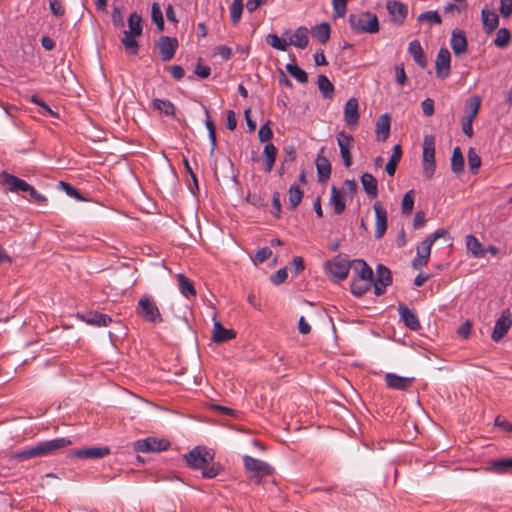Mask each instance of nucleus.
I'll return each instance as SVG.
<instances>
[{"mask_svg": "<svg viewBox=\"0 0 512 512\" xmlns=\"http://www.w3.org/2000/svg\"><path fill=\"white\" fill-rule=\"evenodd\" d=\"M330 206L333 207L335 214H341L345 209V200L342 192L335 186L331 187Z\"/></svg>", "mask_w": 512, "mask_h": 512, "instance_id": "nucleus-32", "label": "nucleus"}, {"mask_svg": "<svg viewBox=\"0 0 512 512\" xmlns=\"http://www.w3.org/2000/svg\"><path fill=\"white\" fill-rule=\"evenodd\" d=\"M450 62L451 55L447 48H441L436 56L435 60V70L436 75L445 79L450 75Z\"/></svg>", "mask_w": 512, "mask_h": 512, "instance_id": "nucleus-14", "label": "nucleus"}, {"mask_svg": "<svg viewBox=\"0 0 512 512\" xmlns=\"http://www.w3.org/2000/svg\"><path fill=\"white\" fill-rule=\"evenodd\" d=\"M151 17L159 31L164 29V19L161 8L158 3L154 2L151 8Z\"/></svg>", "mask_w": 512, "mask_h": 512, "instance_id": "nucleus-50", "label": "nucleus"}, {"mask_svg": "<svg viewBox=\"0 0 512 512\" xmlns=\"http://www.w3.org/2000/svg\"><path fill=\"white\" fill-rule=\"evenodd\" d=\"M237 126V120L234 111L228 110L226 114V127L233 131Z\"/></svg>", "mask_w": 512, "mask_h": 512, "instance_id": "nucleus-64", "label": "nucleus"}, {"mask_svg": "<svg viewBox=\"0 0 512 512\" xmlns=\"http://www.w3.org/2000/svg\"><path fill=\"white\" fill-rule=\"evenodd\" d=\"M170 443L165 439L147 437L134 442V449L138 452H160L168 449Z\"/></svg>", "mask_w": 512, "mask_h": 512, "instance_id": "nucleus-7", "label": "nucleus"}, {"mask_svg": "<svg viewBox=\"0 0 512 512\" xmlns=\"http://www.w3.org/2000/svg\"><path fill=\"white\" fill-rule=\"evenodd\" d=\"M422 162H435V138L433 135L424 136Z\"/></svg>", "mask_w": 512, "mask_h": 512, "instance_id": "nucleus-28", "label": "nucleus"}, {"mask_svg": "<svg viewBox=\"0 0 512 512\" xmlns=\"http://www.w3.org/2000/svg\"><path fill=\"white\" fill-rule=\"evenodd\" d=\"M387 10L392 21L396 24H402L407 16V6L398 1H388Z\"/></svg>", "mask_w": 512, "mask_h": 512, "instance_id": "nucleus-19", "label": "nucleus"}, {"mask_svg": "<svg viewBox=\"0 0 512 512\" xmlns=\"http://www.w3.org/2000/svg\"><path fill=\"white\" fill-rule=\"evenodd\" d=\"M401 156H402V150H401L400 145H395L393 147V152H392L391 158L387 162L386 167H385V170L389 176H391V177L394 176V174L396 172L397 163L399 162Z\"/></svg>", "mask_w": 512, "mask_h": 512, "instance_id": "nucleus-39", "label": "nucleus"}, {"mask_svg": "<svg viewBox=\"0 0 512 512\" xmlns=\"http://www.w3.org/2000/svg\"><path fill=\"white\" fill-rule=\"evenodd\" d=\"M142 31L141 16L136 12L131 13L128 18V29L124 31L122 38V44L128 54L136 55L138 53L139 44L136 38L142 34Z\"/></svg>", "mask_w": 512, "mask_h": 512, "instance_id": "nucleus-2", "label": "nucleus"}, {"mask_svg": "<svg viewBox=\"0 0 512 512\" xmlns=\"http://www.w3.org/2000/svg\"><path fill=\"white\" fill-rule=\"evenodd\" d=\"M422 170L427 179L432 178L436 171V162H422Z\"/></svg>", "mask_w": 512, "mask_h": 512, "instance_id": "nucleus-60", "label": "nucleus"}, {"mask_svg": "<svg viewBox=\"0 0 512 512\" xmlns=\"http://www.w3.org/2000/svg\"><path fill=\"white\" fill-rule=\"evenodd\" d=\"M54 451H55V449H54L52 440H48V441L40 442L37 445H35L34 447H30V448L24 449V450L16 453L14 455V458L19 459V460H25V459H30V458L39 457V456H46Z\"/></svg>", "mask_w": 512, "mask_h": 512, "instance_id": "nucleus-8", "label": "nucleus"}, {"mask_svg": "<svg viewBox=\"0 0 512 512\" xmlns=\"http://www.w3.org/2000/svg\"><path fill=\"white\" fill-rule=\"evenodd\" d=\"M205 112L207 115V118L205 121V126L208 130V136H209V140H210V144H211L210 155H213L215 148H216V128H215L213 120L210 119V117L208 115L207 109H205Z\"/></svg>", "mask_w": 512, "mask_h": 512, "instance_id": "nucleus-45", "label": "nucleus"}, {"mask_svg": "<svg viewBox=\"0 0 512 512\" xmlns=\"http://www.w3.org/2000/svg\"><path fill=\"white\" fill-rule=\"evenodd\" d=\"M236 333L232 329L225 328L220 321L216 319V314L213 316V331L212 340L215 343H223L235 338Z\"/></svg>", "mask_w": 512, "mask_h": 512, "instance_id": "nucleus-18", "label": "nucleus"}, {"mask_svg": "<svg viewBox=\"0 0 512 512\" xmlns=\"http://www.w3.org/2000/svg\"><path fill=\"white\" fill-rule=\"evenodd\" d=\"M266 41L271 47L279 51H286L289 46V41L280 38L276 34H268Z\"/></svg>", "mask_w": 512, "mask_h": 512, "instance_id": "nucleus-48", "label": "nucleus"}, {"mask_svg": "<svg viewBox=\"0 0 512 512\" xmlns=\"http://www.w3.org/2000/svg\"><path fill=\"white\" fill-rule=\"evenodd\" d=\"M465 244L467 250L472 254L473 257L482 258L486 255L485 249L475 236L471 234L467 235L465 238Z\"/></svg>", "mask_w": 512, "mask_h": 512, "instance_id": "nucleus-30", "label": "nucleus"}, {"mask_svg": "<svg viewBox=\"0 0 512 512\" xmlns=\"http://www.w3.org/2000/svg\"><path fill=\"white\" fill-rule=\"evenodd\" d=\"M242 11H243V0H233L231 7H230V17H231V21L234 25L240 21Z\"/></svg>", "mask_w": 512, "mask_h": 512, "instance_id": "nucleus-49", "label": "nucleus"}, {"mask_svg": "<svg viewBox=\"0 0 512 512\" xmlns=\"http://www.w3.org/2000/svg\"><path fill=\"white\" fill-rule=\"evenodd\" d=\"M372 284H373L372 282H367V281L355 278V279H353V281L351 283V292L355 296L360 297L363 294H365L368 290H370L371 287H373Z\"/></svg>", "mask_w": 512, "mask_h": 512, "instance_id": "nucleus-41", "label": "nucleus"}, {"mask_svg": "<svg viewBox=\"0 0 512 512\" xmlns=\"http://www.w3.org/2000/svg\"><path fill=\"white\" fill-rule=\"evenodd\" d=\"M271 254H272V252L269 248H267V247L261 248L256 252L254 262L263 263L264 261L269 259Z\"/></svg>", "mask_w": 512, "mask_h": 512, "instance_id": "nucleus-59", "label": "nucleus"}, {"mask_svg": "<svg viewBox=\"0 0 512 512\" xmlns=\"http://www.w3.org/2000/svg\"><path fill=\"white\" fill-rule=\"evenodd\" d=\"M136 312L148 322L160 323L163 321L159 308L151 296L145 295L139 299Z\"/></svg>", "mask_w": 512, "mask_h": 512, "instance_id": "nucleus-4", "label": "nucleus"}, {"mask_svg": "<svg viewBox=\"0 0 512 512\" xmlns=\"http://www.w3.org/2000/svg\"><path fill=\"white\" fill-rule=\"evenodd\" d=\"M499 12L504 18L512 14V0H500Z\"/></svg>", "mask_w": 512, "mask_h": 512, "instance_id": "nucleus-57", "label": "nucleus"}, {"mask_svg": "<svg viewBox=\"0 0 512 512\" xmlns=\"http://www.w3.org/2000/svg\"><path fill=\"white\" fill-rule=\"evenodd\" d=\"M318 88L324 98L331 99L334 93V86L325 75H319L317 78Z\"/></svg>", "mask_w": 512, "mask_h": 512, "instance_id": "nucleus-38", "label": "nucleus"}, {"mask_svg": "<svg viewBox=\"0 0 512 512\" xmlns=\"http://www.w3.org/2000/svg\"><path fill=\"white\" fill-rule=\"evenodd\" d=\"M79 317L81 318L82 321L86 322L87 324L94 325L97 327H106L112 321V319L108 315L92 311L81 314L79 315Z\"/></svg>", "mask_w": 512, "mask_h": 512, "instance_id": "nucleus-22", "label": "nucleus"}, {"mask_svg": "<svg viewBox=\"0 0 512 512\" xmlns=\"http://www.w3.org/2000/svg\"><path fill=\"white\" fill-rule=\"evenodd\" d=\"M373 210L375 212V237L381 239L387 229V211L379 201L374 203Z\"/></svg>", "mask_w": 512, "mask_h": 512, "instance_id": "nucleus-15", "label": "nucleus"}, {"mask_svg": "<svg viewBox=\"0 0 512 512\" xmlns=\"http://www.w3.org/2000/svg\"><path fill=\"white\" fill-rule=\"evenodd\" d=\"M195 74L200 78H207L211 74V69L210 67L202 65L200 62H198L195 68Z\"/></svg>", "mask_w": 512, "mask_h": 512, "instance_id": "nucleus-62", "label": "nucleus"}, {"mask_svg": "<svg viewBox=\"0 0 512 512\" xmlns=\"http://www.w3.org/2000/svg\"><path fill=\"white\" fill-rule=\"evenodd\" d=\"M288 194L289 204L291 208L294 209L300 204L303 197V191L297 184H292L289 188Z\"/></svg>", "mask_w": 512, "mask_h": 512, "instance_id": "nucleus-44", "label": "nucleus"}, {"mask_svg": "<svg viewBox=\"0 0 512 512\" xmlns=\"http://www.w3.org/2000/svg\"><path fill=\"white\" fill-rule=\"evenodd\" d=\"M481 159L473 148L468 150V166L473 174H476L480 168Z\"/></svg>", "mask_w": 512, "mask_h": 512, "instance_id": "nucleus-52", "label": "nucleus"}, {"mask_svg": "<svg viewBox=\"0 0 512 512\" xmlns=\"http://www.w3.org/2000/svg\"><path fill=\"white\" fill-rule=\"evenodd\" d=\"M273 136V132L268 124H264L258 131V137L261 142L269 141Z\"/></svg>", "mask_w": 512, "mask_h": 512, "instance_id": "nucleus-56", "label": "nucleus"}, {"mask_svg": "<svg viewBox=\"0 0 512 512\" xmlns=\"http://www.w3.org/2000/svg\"><path fill=\"white\" fill-rule=\"evenodd\" d=\"M243 464L245 470L250 474L251 478L259 481L262 477L269 476L274 469L266 462L253 458L249 455L243 456Z\"/></svg>", "mask_w": 512, "mask_h": 512, "instance_id": "nucleus-5", "label": "nucleus"}, {"mask_svg": "<svg viewBox=\"0 0 512 512\" xmlns=\"http://www.w3.org/2000/svg\"><path fill=\"white\" fill-rule=\"evenodd\" d=\"M152 107L155 111L165 116L173 117L175 115L176 108L174 104L167 99L155 98L152 101Z\"/></svg>", "mask_w": 512, "mask_h": 512, "instance_id": "nucleus-29", "label": "nucleus"}, {"mask_svg": "<svg viewBox=\"0 0 512 512\" xmlns=\"http://www.w3.org/2000/svg\"><path fill=\"white\" fill-rule=\"evenodd\" d=\"M408 51L412 55L415 62L421 67H425L427 64L426 58L423 53L422 46L419 41L414 40L409 43Z\"/></svg>", "mask_w": 512, "mask_h": 512, "instance_id": "nucleus-33", "label": "nucleus"}, {"mask_svg": "<svg viewBox=\"0 0 512 512\" xmlns=\"http://www.w3.org/2000/svg\"><path fill=\"white\" fill-rule=\"evenodd\" d=\"M343 114L344 121L349 128L353 129L358 125L360 119L359 103L355 97L346 101Z\"/></svg>", "mask_w": 512, "mask_h": 512, "instance_id": "nucleus-12", "label": "nucleus"}, {"mask_svg": "<svg viewBox=\"0 0 512 512\" xmlns=\"http://www.w3.org/2000/svg\"><path fill=\"white\" fill-rule=\"evenodd\" d=\"M332 7L336 17H344L347 11V0H332Z\"/></svg>", "mask_w": 512, "mask_h": 512, "instance_id": "nucleus-55", "label": "nucleus"}, {"mask_svg": "<svg viewBox=\"0 0 512 512\" xmlns=\"http://www.w3.org/2000/svg\"><path fill=\"white\" fill-rule=\"evenodd\" d=\"M482 23L486 32L491 33L499 24V17L495 11L488 8L482 9L481 12Z\"/></svg>", "mask_w": 512, "mask_h": 512, "instance_id": "nucleus-27", "label": "nucleus"}, {"mask_svg": "<svg viewBox=\"0 0 512 512\" xmlns=\"http://www.w3.org/2000/svg\"><path fill=\"white\" fill-rule=\"evenodd\" d=\"M350 270V263L340 256L325 263V271L334 281H343L347 278Z\"/></svg>", "mask_w": 512, "mask_h": 512, "instance_id": "nucleus-6", "label": "nucleus"}, {"mask_svg": "<svg viewBox=\"0 0 512 512\" xmlns=\"http://www.w3.org/2000/svg\"><path fill=\"white\" fill-rule=\"evenodd\" d=\"M336 140L343 163L345 167L349 168L352 165L350 150L354 146V138L345 131H340L336 135Z\"/></svg>", "mask_w": 512, "mask_h": 512, "instance_id": "nucleus-9", "label": "nucleus"}, {"mask_svg": "<svg viewBox=\"0 0 512 512\" xmlns=\"http://www.w3.org/2000/svg\"><path fill=\"white\" fill-rule=\"evenodd\" d=\"M480 104H481V99L478 96L472 97L469 100V103H468V111L469 112L467 113L465 118L469 119L470 121H473L479 112Z\"/></svg>", "mask_w": 512, "mask_h": 512, "instance_id": "nucleus-51", "label": "nucleus"}, {"mask_svg": "<svg viewBox=\"0 0 512 512\" xmlns=\"http://www.w3.org/2000/svg\"><path fill=\"white\" fill-rule=\"evenodd\" d=\"M361 183L363 189L367 193V195L371 198H376L378 195V183L376 178L369 173H364L361 176Z\"/></svg>", "mask_w": 512, "mask_h": 512, "instance_id": "nucleus-31", "label": "nucleus"}, {"mask_svg": "<svg viewBox=\"0 0 512 512\" xmlns=\"http://www.w3.org/2000/svg\"><path fill=\"white\" fill-rule=\"evenodd\" d=\"M392 283L390 270L382 264L376 267V279H373V288L376 296L384 294L385 289Z\"/></svg>", "mask_w": 512, "mask_h": 512, "instance_id": "nucleus-10", "label": "nucleus"}, {"mask_svg": "<svg viewBox=\"0 0 512 512\" xmlns=\"http://www.w3.org/2000/svg\"><path fill=\"white\" fill-rule=\"evenodd\" d=\"M399 315L405 326L413 331H417L421 328L418 317L415 312L406 306L399 305Z\"/></svg>", "mask_w": 512, "mask_h": 512, "instance_id": "nucleus-21", "label": "nucleus"}, {"mask_svg": "<svg viewBox=\"0 0 512 512\" xmlns=\"http://www.w3.org/2000/svg\"><path fill=\"white\" fill-rule=\"evenodd\" d=\"M384 380L389 389L405 391L411 387L415 379L414 377L400 376L396 373H386Z\"/></svg>", "mask_w": 512, "mask_h": 512, "instance_id": "nucleus-16", "label": "nucleus"}, {"mask_svg": "<svg viewBox=\"0 0 512 512\" xmlns=\"http://www.w3.org/2000/svg\"><path fill=\"white\" fill-rule=\"evenodd\" d=\"M317 173L319 181H326L331 173V167L327 159L321 158L317 160Z\"/></svg>", "mask_w": 512, "mask_h": 512, "instance_id": "nucleus-46", "label": "nucleus"}, {"mask_svg": "<svg viewBox=\"0 0 512 512\" xmlns=\"http://www.w3.org/2000/svg\"><path fill=\"white\" fill-rule=\"evenodd\" d=\"M511 39V33L507 28H500L494 39V44L498 48H505Z\"/></svg>", "mask_w": 512, "mask_h": 512, "instance_id": "nucleus-47", "label": "nucleus"}, {"mask_svg": "<svg viewBox=\"0 0 512 512\" xmlns=\"http://www.w3.org/2000/svg\"><path fill=\"white\" fill-rule=\"evenodd\" d=\"M431 247L432 246L424 240L419 244L417 247L416 256L412 263L415 269H421L428 263Z\"/></svg>", "mask_w": 512, "mask_h": 512, "instance_id": "nucleus-20", "label": "nucleus"}, {"mask_svg": "<svg viewBox=\"0 0 512 512\" xmlns=\"http://www.w3.org/2000/svg\"><path fill=\"white\" fill-rule=\"evenodd\" d=\"M414 207V192L412 190L405 193L402 199V213L403 214H410Z\"/></svg>", "mask_w": 512, "mask_h": 512, "instance_id": "nucleus-54", "label": "nucleus"}, {"mask_svg": "<svg viewBox=\"0 0 512 512\" xmlns=\"http://www.w3.org/2000/svg\"><path fill=\"white\" fill-rule=\"evenodd\" d=\"M512 325L511 313L508 309L502 311L500 317L497 319L491 338L495 342H499L509 331Z\"/></svg>", "mask_w": 512, "mask_h": 512, "instance_id": "nucleus-11", "label": "nucleus"}, {"mask_svg": "<svg viewBox=\"0 0 512 512\" xmlns=\"http://www.w3.org/2000/svg\"><path fill=\"white\" fill-rule=\"evenodd\" d=\"M421 107H422L423 113L426 116H431L434 113V101L430 98L425 99L421 103Z\"/></svg>", "mask_w": 512, "mask_h": 512, "instance_id": "nucleus-63", "label": "nucleus"}, {"mask_svg": "<svg viewBox=\"0 0 512 512\" xmlns=\"http://www.w3.org/2000/svg\"><path fill=\"white\" fill-rule=\"evenodd\" d=\"M349 23L356 32L374 34L379 31L377 16L370 12L351 14Z\"/></svg>", "mask_w": 512, "mask_h": 512, "instance_id": "nucleus-3", "label": "nucleus"}, {"mask_svg": "<svg viewBox=\"0 0 512 512\" xmlns=\"http://www.w3.org/2000/svg\"><path fill=\"white\" fill-rule=\"evenodd\" d=\"M276 155H277L276 147L271 143L266 144L264 147V150H263V160L265 163V171L266 172H268V173L271 172L273 165L275 163Z\"/></svg>", "mask_w": 512, "mask_h": 512, "instance_id": "nucleus-35", "label": "nucleus"}, {"mask_svg": "<svg viewBox=\"0 0 512 512\" xmlns=\"http://www.w3.org/2000/svg\"><path fill=\"white\" fill-rule=\"evenodd\" d=\"M313 36L321 43L325 44L330 38V25L321 23L315 25L312 29Z\"/></svg>", "mask_w": 512, "mask_h": 512, "instance_id": "nucleus-37", "label": "nucleus"}, {"mask_svg": "<svg viewBox=\"0 0 512 512\" xmlns=\"http://www.w3.org/2000/svg\"><path fill=\"white\" fill-rule=\"evenodd\" d=\"M354 264H355L354 269L357 273L356 278L373 283L372 269L363 260H357L354 262Z\"/></svg>", "mask_w": 512, "mask_h": 512, "instance_id": "nucleus-34", "label": "nucleus"}, {"mask_svg": "<svg viewBox=\"0 0 512 512\" xmlns=\"http://www.w3.org/2000/svg\"><path fill=\"white\" fill-rule=\"evenodd\" d=\"M417 21L420 23L426 21L430 24L438 25L441 23L442 20L441 16L437 11H426L418 16Z\"/></svg>", "mask_w": 512, "mask_h": 512, "instance_id": "nucleus-53", "label": "nucleus"}, {"mask_svg": "<svg viewBox=\"0 0 512 512\" xmlns=\"http://www.w3.org/2000/svg\"><path fill=\"white\" fill-rule=\"evenodd\" d=\"M0 177L3 185H5L9 192H26L27 189L30 188V184H28L26 181L7 172H2Z\"/></svg>", "mask_w": 512, "mask_h": 512, "instance_id": "nucleus-17", "label": "nucleus"}, {"mask_svg": "<svg viewBox=\"0 0 512 512\" xmlns=\"http://www.w3.org/2000/svg\"><path fill=\"white\" fill-rule=\"evenodd\" d=\"M185 460L189 467L201 470L204 478H215L220 472V467L218 465L214 463L209 465L213 460V454L204 446L194 447L185 455Z\"/></svg>", "mask_w": 512, "mask_h": 512, "instance_id": "nucleus-1", "label": "nucleus"}, {"mask_svg": "<svg viewBox=\"0 0 512 512\" xmlns=\"http://www.w3.org/2000/svg\"><path fill=\"white\" fill-rule=\"evenodd\" d=\"M214 55L220 56L223 60H228L232 55V50L226 45H220L214 49Z\"/></svg>", "mask_w": 512, "mask_h": 512, "instance_id": "nucleus-58", "label": "nucleus"}, {"mask_svg": "<svg viewBox=\"0 0 512 512\" xmlns=\"http://www.w3.org/2000/svg\"><path fill=\"white\" fill-rule=\"evenodd\" d=\"M451 169L455 174L464 170V158L459 147H455L451 157Z\"/></svg>", "mask_w": 512, "mask_h": 512, "instance_id": "nucleus-40", "label": "nucleus"}, {"mask_svg": "<svg viewBox=\"0 0 512 512\" xmlns=\"http://www.w3.org/2000/svg\"><path fill=\"white\" fill-rule=\"evenodd\" d=\"M157 48L163 61L171 60L178 48V41L174 37L162 36L157 41Z\"/></svg>", "mask_w": 512, "mask_h": 512, "instance_id": "nucleus-13", "label": "nucleus"}, {"mask_svg": "<svg viewBox=\"0 0 512 512\" xmlns=\"http://www.w3.org/2000/svg\"><path fill=\"white\" fill-rule=\"evenodd\" d=\"M309 44V30L304 27H298L290 36L289 45L299 49H305Z\"/></svg>", "mask_w": 512, "mask_h": 512, "instance_id": "nucleus-23", "label": "nucleus"}, {"mask_svg": "<svg viewBox=\"0 0 512 512\" xmlns=\"http://www.w3.org/2000/svg\"><path fill=\"white\" fill-rule=\"evenodd\" d=\"M391 119L388 114L381 115L376 123L375 134L379 141H385L390 134Z\"/></svg>", "mask_w": 512, "mask_h": 512, "instance_id": "nucleus-25", "label": "nucleus"}, {"mask_svg": "<svg viewBox=\"0 0 512 512\" xmlns=\"http://www.w3.org/2000/svg\"><path fill=\"white\" fill-rule=\"evenodd\" d=\"M450 44L453 52L458 56L467 51V39L462 31L454 30L452 32Z\"/></svg>", "mask_w": 512, "mask_h": 512, "instance_id": "nucleus-24", "label": "nucleus"}, {"mask_svg": "<svg viewBox=\"0 0 512 512\" xmlns=\"http://www.w3.org/2000/svg\"><path fill=\"white\" fill-rule=\"evenodd\" d=\"M287 72L294 77L300 83H306L308 81L307 73L301 69L295 63H289L286 65Z\"/></svg>", "mask_w": 512, "mask_h": 512, "instance_id": "nucleus-43", "label": "nucleus"}, {"mask_svg": "<svg viewBox=\"0 0 512 512\" xmlns=\"http://www.w3.org/2000/svg\"><path fill=\"white\" fill-rule=\"evenodd\" d=\"M109 453L107 447H90L86 449L78 450L74 453L77 458H88V459H100L105 457Z\"/></svg>", "mask_w": 512, "mask_h": 512, "instance_id": "nucleus-26", "label": "nucleus"}, {"mask_svg": "<svg viewBox=\"0 0 512 512\" xmlns=\"http://www.w3.org/2000/svg\"><path fill=\"white\" fill-rule=\"evenodd\" d=\"M286 278H287V270H286V268H281L274 275H272L271 281L274 284L279 285L282 282H284L286 280Z\"/></svg>", "mask_w": 512, "mask_h": 512, "instance_id": "nucleus-61", "label": "nucleus"}, {"mask_svg": "<svg viewBox=\"0 0 512 512\" xmlns=\"http://www.w3.org/2000/svg\"><path fill=\"white\" fill-rule=\"evenodd\" d=\"M178 286L182 295L185 297L195 296L196 290L192 283L183 275H178Z\"/></svg>", "mask_w": 512, "mask_h": 512, "instance_id": "nucleus-42", "label": "nucleus"}, {"mask_svg": "<svg viewBox=\"0 0 512 512\" xmlns=\"http://www.w3.org/2000/svg\"><path fill=\"white\" fill-rule=\"evenodd\" d=\"M491 472L503 474L512 470V458H502L490 462L488 468Z\"/></svg>", "mask_w": 512, "mask_h": 512, "instance_id": "nucleus-36", "label": "nucleus"}]
</instances>
